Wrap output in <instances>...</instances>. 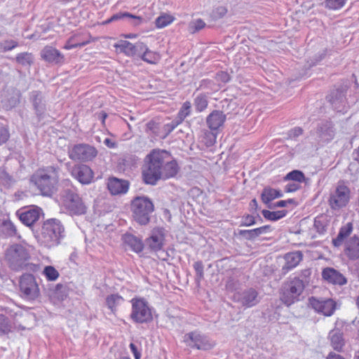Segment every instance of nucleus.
<instances>
[{
    "label": "nucleus",
    "mask_w": 359,
    "mask_h": 359,
    "mask_svg": "<svg viewBox=\"0 0 359 359\" xmlns=\"http://www.w3.org/2000/svg\"><path fill=\"white\" fill-rule=\"evenodd\" d=\"M179 170L176 160L169 151L154 149L144 158L143 180L146 184L154 185L159 180L174 177Z\"/></svg>",
    "instance_id": "f257e3e1"
},
{
    "label": "nucleus",
    "mask_w": 359,
    "mask_h": 359,
    "mask_svg": "<svg viewBox=\"0 0 359 359\" xmlns=\"http://www.w3.org/2000/svg\"><path fill=\"white\" fill-rule=\"evenodd\" d=\"M58 179V168L49 165L36 170L30 177L29 182L42 196L50 197L57 190Z\"/></svg>",
    "instance_id": "f03ea898"
},
{
    "label": "nucleus",
    "mask_w": 359,
    "mask_h": 359,
    "mask_svg": "<svg viewBox=\"0 0 359 359\" xmlns=\"http://www.w3.org/2000/svg\"><path fill=\"white\" fill-rule=\"evenodd\" d=\"M65 236V227L60 220L51 218L43 223L40 241L45 247L50 248L58 245Z\"/></svg>",
    "instance_id": "7ed1b4c3"
},
{
    "label": "nucleus",
    "mask_w": 359,
    "mask_h": 359,
    "mask_svg": "<svg viewBox=\"0 0 359 359\" xmlns=\"http://www.w3.org/2000/svg\"><path fill=\"white\" fill-rule=\"evenodd\" d=\"M31 246L26 243L11 245L5 251V260L14 271L22 269L30 259Z\"/></svg>",
    "instance_id": "20e7f679"
},
{
    "label": "nucleus",
    "mask_w": 359,
    "mask_h": 359,
    "mask_svg": "<svg viewBox=\"0 0 359 359\" xmlns=\"http://www.w3.org/2000/svg\"><path fill=\"white\" fill-rule=\"evenodd\" d=\"M304 281L299 278H289L282 286L280 298L286 306H290L299 300V296L304 290Z\"/></svg>",
    "instance_id": "39448f33"
},
{
    "label": "nucleus",
    "mask_w": 359,
    "mask_h": 359,
    "mask_svg": "<svg viewBox=\"0 0 359 359\" xmlns=\"http://www.w3.org/2000/svg\"><path fill=\"white\" fill-rule=\"evenodd\" d=\"M154 209L153 203L147 197H136L131 203L133 217L141 225H145L149 222L150 215Z\"/></svg>",
    "instance_id": "423d86ee"
},
{
    "label": "nucleus",
    "mask_w": 359,
    "mask_h": 359,
    "mask_svg": "<svg viewBox=\"0 0 359 359\" xmlns=\"http://www.w3.org/2000/svg\"><path fill=\"white\" fill-rule=\"evenodd\" d=\"M60 200L63 208L71 215H82L86 213L87 207L85 203L74 190H64Z\"/></svg>",
    "instance_id": "0eeeda50"
},
{
    "label": "nucleus",
    "mask_w": 359,
    "mask_h": 359,
    "mask_svg": "<svg viewBox=\"0 0 359 359\" xmlns=\"http://www.w3.org/2000/svg\"><path fill=\"white\" fill-rule=\"evenodd\" d=\"M19 295L25 301L34 302L40 297L36 278L31 273L22 274L18 281Z\"/></svg>",
    "instance_id": "6e6552de"
},
{
    "label": "nucleus",
    "mask_w": 359,
    "mask_h": 359,
    "mask_svg": "<svg viewBox=\"0 0 359 359\" xmlns=\"http://www.w3.org/2000/svg\"><path fill=\"white\" fill-rule=\"evenodd\" d=\"M132 309L131 320L136 323H147L152 320V310L144 298L135 297L130 300Z\"/></svg>",
    "instance_id": "1a4fd4ad"
},
{
    "label": "nucleus",
    "mask_w": 359,
    "mask_h": 359,
    "mask_svg": "<svg viewBox=\"0 0 359 359\" xmlns=\"http://www.w3.org/2000/svg\"><path fill=\"white\" fill-rule=\"evenodd\" d=\"M97 154V149L87 144H76L68 151L69 158L75 161H89L93 160Z\"/></svg>",
    "instance_id": "9d476101"
},
{
    "label": "nucleus",
    "mask_w": 359,
    "mask_h": 359,
    "mask_svg": "<svg viewBox=\"0 0 359 359\" xmlns=\"http://www.w3.org/2000/svg\"><path fill=\"white\" fill-rule=\"evenodd\" d=\"M184 341L187 346L198 350H209L213 346L209 338L198 330L185 334Z\"/></svg>",
    "instance_id": "9b49d317"
},
{
    "label": "nucleus",
    "mask_w": 359,
    "mask_h": 359,
    "mask_svg": "<svg viewBox=\"0 0 359 359\" xmlns=\"http://www.w3.org/2000/svg\"><path fill=\"white\" fill-rule=\"evenodd\" d=\"M349 189L346 186L339 184L330 194L329 203L332 209H339L345 206L349 201Z\"/></svg>",
    "instance_id": "f8f14e48"
},
{
    "label": "nucleus",
    "mask_w": 359,
    "mask_h": 359,
    "mask_svg": "<svg viewBox=\"0 0 359 359\" xmlns=\"http://www.w3.org/2000/svg\"><path fill=\"white\" fill-rule=\"evenodd\" d=\"M43 212L41 208L37 206L25 208L17 211L16 214L22 224L31 226L40 218Z\"/></svg>",
    "instance_id": "ddd939ff"
},
{
    "label": "nucleus",
    "mask_w": 359,
    "mask_h": 359,
    "mask_svg": "<svg viewBox=\"0 0 359 359\" xmlns=\"http://www.w3.org/2000/svg\"><path fill=\"white\" fill-rule=\"evenodd\" d=\"M309 302L311 307L316 312L325 316H331L336 309V303L331 299H318L311 297Z\"/></svg>",
    "instance_id": "4468645a"
},
{
    "label": "nucleus",
    "mask_w": 359,
    "mask_h": 359,
    "mask_svg": "<svg viewBox=\"0 0 359 359\" xmlns=\"http://www.w3.org/2000/svg\"><path fill=\"white\" fill-rule=\"evenodd\" d=\"M71 175L81 184H88L93 180V172L89 166L80 164L72 168Z\"/></svg>",
    "instance_id": "2eb2a0df"
},
{
    "label": "nucleus",
    "mask_w": 359,
    "mask_h": 359,
    "mask_svg": "<svg viewBox=\"0 0 359 359\" xmlns=\"http://www.w3.org/2000/svg\"><path fill=\"white\" fill-rule=\"evenodd\" d=\"M234 299L243 306L250 308L259 302L258 292L253 288H250L234 295Z\"/></svg>",
    "instance_id": "dca6fc26"
},
{
    "label": "nucleus",
    "mask_w": 359,
    "mask_h": 359,
    "mask_svg": "<svg viewBox=\"0 0 359 359\" xmlns=\"http://www.w3.org/2000/svg\"><path fill=\"white\" fill-rule=\"evenodd\" d=\"M327 99L337 111L342 113L346 111L345 93L342 89L332 90L327 96Z\"/></svg>",
    "instance_id": "f3484780"
},
{
    "label": "nucleus",
    "mask_w": 359,
    "mask_h": 359,
    "mask_svg": "<svg viewBox=\"0 0 359 359\" xmlns=\"http://www.w3.org/2000/svg\"><path fill=\"white\" fill-rule=\"evenodd\" d=\"M344 253L351 261L359 259V237L354 235L344 242Z\"/></svg>",
    "instance_id": "a211bd4d"
},
{
    "label": "nucleus",
    "mask_w": 359,
    "mask_h": 359,
    "mask_svg": "<svg viewBox=\"0 0 359 359\" xmlns=\"http://www.w3.org/2000/svg\"><path fill=\"white\" fill-rule=\"evenodd\" d=\"M317 140L323 143L331 141L335 135L333 125L330 121H323L318 124L317 128Z\"/></svg>",
    "instance_id": "6ab92c4d"
},
{
    "label": "nucleus",
    "mask_w": 359,
    "mask_h": 359,
    "mask_svg": "<svg viewBox=\"0 0 359 359\" xmlns=\"http://www.w3.org/2000/svg\"><path fill=\"white\" fill-rule=\"evenodd\" d=\"M29 100L37 117L39 118L44 114L46 107V101L41 92L33 90L29 93Z\"/></svg>",
    "instance_id": "aec40b11"
},
{
    "label": "nucleus",
    "mask_w": 359,
    "mask_h": 359,
    "mask_svg": "<svg viewBox=\"0 0 359 359\" xmlns=\"http://www.w3.org/2000/svg\"><path fill=\"white\" fill-rule=\"evenodd\" d=\"M165 240L163 229H155L151 231V236L146 239V245L151 250L157 252L162 249Z\"/></svg>",
    "instance_id": "412c9836"
},
{
    "label": "nucleus",
    "mask_w": 359,
    "mask_h": 359,
    "mask_svg": "<svg viewBox=\"0 0 359 359\" xmlns=\"http://www.w3.org/2000/svg\"><path fill=\"white\" fill-rule=\"evenodd\" d=\"M129 183L127 180L110 177L107 181V189L111 195H121L127 193Z\"/></svg>",
    "instance_id": "4be33fe9"
},
{
    "label": "nucleus",
    "mask_w": 359,
    "mask_h": 359,
    "mask_svg": "<svg viewBox=\"0 0 359 359\" xmlns=\"http://www.w3.org/2000/svg\"><path fill=\"white\" fill-rule=\"evenodd\" d=\"M322 276L324 280L333 285H344L347 280L344 276L333 268H325L323 270Z\"/></svg>",
    "instance_id": "5701e85b"
},
{
    "label": "nucleus",
    "mask_w": 359,
    "mask_h": 359,
    "mask_svg": "<svg viewBox=\"0 0 359 359\" xmlns=\"http://www.w3.org/2000/svg\"><path fill=\"white\" fill-rule=\"evenodd\" d=\"M226 114L219 110H214L206 118V123L208 128L214 131L223 126L226 121Z\"/></svg>",
    "instance_id": "b1692460"
},
{
    "label": "nucleus",
    "mask_w": 359,
    "mask_h": 359,
    "mask_svg": "<svg viewBox=\"0 0 359 359\" xmlns=\"http://www.w3.org/2000/svg\"><path fill=\"white\" fill-rule=\"evenodd\" d=\"M302 258L303 255L301 251L291 252L285 254L284 256L285 264L283 266L282 270L285 273H287L289 271L297 266L302 260Z\"/></svg>",
    "instance_id": "393cba45"
},
{
    "label": "nucleus",
    "mask_w": 359,
    "mask_h": 359,
    "mask_svg": "<svg viewBox=\"0 0 359 359\" xmlns=\"http://www.w3.org/2000/svg\"><path fill=\"white\" fill-rule=\"evenodd\" d=\"M41 57L48 62L59 63L64 57L61 53L52 46H46L41 53Z\"/></svg>",
    "instance_id": "a878e982"
},
{
    "label": "nucleus",
    "mask_w": 359,
    "mask_h": 359,
    "mask_svg": "<svg viewBox=\"0 0 359 359\" xmlns=\"http://www.w3.org/2000/svg\"><path fill=\"white\" fill-rule=\"evenodd\" d=\"M123 241L125 245L135 252L139 253L143 250L144 244L142 240L131 233L124 234Z\"/></svg>",
    "instance_id": "bb28decb"
},
{
    "label": "nucleus",
    "mask_w": 359,
    "mask_h": 359,
    "mask_svg": "<svg viewBox=\"0 0 359 359\" xmlns=\"http://www.w3.org/2000/svg\"><path fill=\"white\" fill-rule=\"evenodd\" d=\"M353 231V224L351 222H348L342 226L339 231L337 236L332 239V244L334 247L341 246L346 238Z\"/></svg>",
    "instance_id": "cd10ccee"
},
{
    "label": "nucleus",
    "mask_w": 359,
    "mask_h": 359,
    "mask_svg": "<svg viewBox=\"0 0 359 359\" xmlns=\"http://www.w3.org/2000/svg\"><path fill=\"white\" fill-rule=\"evenodd\" d=\"M332 348L337 351H341L344 346L343 334L339 330H332L329 333Z\"/></svg>",
    "instance_id": "c85d7f7f"
},
{
    "label": "nucleus",
    "mask_w": 359,
    "mask_h": 359,
    "mask_svg": "<svg viewBox=\"0 0 359 359\" xmlns=\"http://www.w3.org/2000/svg\"><path fill=\"white\" fill-rule=\"evenodd\" d=\"M283 196V193L280 190H277L271 187H265L261 194V198L264 203L266 204L267 206L271 205L270 203L278 198H280Z\"/></svg>",
    "instance_id": "c756f323"
},
{
    "label": "nucleus",
    "mask_w": 359,
    "mask_h": 359,
    "mask_svg": "<svg viewBox=\"0 0 359 359\" xmlns=\"http://www.w3.org/2000/svg\"><path fill=\"white\" fill-rule=\"evenodd\" d=\"M114 47L126 56H134V44L125 40H121L114 45Z\"/></svg>",
    "instance_id": "7c9ffc66"
},
{
    "label": "nucleus",
    "mask_w": 359,
    "mask_h": 359,
    "mask_svg": "<svg viewBox=\"0 0 359 359\" xmlns=\"http://www.w3.org/2000/svg\"><path fill=\"white\" fill-rule=\"evenodd\" d=\"M123 301V298L118 294H111L106 297V304L112 312H114L116 307L121 305Z\"/></svg>",
    "instance_id": "2f4dec72"
},
{
    "label": "nucleus",
    "mask_w": 359,
    "mask_h": 359,
    "mask_svg": "<svg viewBox=\"0 0 359 359\" xmlns=\"http://www.w3.org/2000/svg\"><path fill=\"white\" fill-rule=\"evenodd\" d=\"M208 105V96L203 93L198 94L194 100V106L197 112L204 111Z\"/></svg>",
    "instance_id": "473e14b6"
},
{
    "label": "nucleus",
    "mask_w": 359,
    "mask_h": 359,
    "mask_svg": "<svg viewBox=\"0 0 359 359\" xmlns=\"http://www.w3.org/2000/svg\"><path fill=\"white\" fill-rule=\"evenodd\" d=\"M140 58L145 62L156 65L161 60V55L156 52L150 50L149 48L140 57Z\"/></svg>",
    "instance_id": "72a5a7b5"
},
{
    "label": "nucleus",
    "mask_w": 359,
    "mask_h": 359,
    "mask_svg": "<svg viewBox=\"0 0 359 359\" xmlns=\"http://www.w3.org/2000/svg\"><path fill=\"white\" fill-rule=\"evenodd\" d=\"M16 62L25 67H29L34 62V56L32 53L24 52L19 53L15 57Z\"/></svg>",
    "instance_id": "f704fd0d"
},
{
    "label": "nucleus",
    "mask_w": 359,
    "mask_h": 359,
    "mask_svg": "<svg viewBox=\"0 0 359 359\" xmlns=\"http://www.w3.org/2000/svg\"><path fill=\"white\" fill-rule=\"evenodd\" d=\"M287 212V210H285L278 211H269L267 210H263L262 214L264 217L268 220L277 221L283 218L286 215Z\"/></svg>",
    "instance_id": "c9c22d12"
},
{
    "label": "nucleus",
    "mask_w": 359,
    "mask_h": 359,
    "mask_svg": "<svg viewBox=\"0 0 359 359\" xmlns=\"http://www.w3.org/2000/svg\"><path fill=\"white\" fill-rule=\"evenodd\" d=\"M42 275L48 281H55L59 278L60 273L53 266H46L42 271Z\"/></svg>",
    "instance_id": "e433bc0d"
},
{
    "label": "nucleus",
    "mask_w": 359,
    "mask_h": 359,
    "mask_svg": "<svg viewBox=\"0 0 359 359\" xmlns=\"http://www.w3.org/2000/svg\"><path fill=\"white\" fill-rule=\"evenodd\" d=\"M191 104L190 102L187 101L183 103L181 109L177 113L175 118L178 119V121L182 123L184 118L190 114Z\"/></svg>",
    "instance_id": "4c0bfd02"
},
{
    "label": "nucleus",
    "mask_w": 359,
    "mask_h": 359,
    "mask_svg": "<svg viewBox=\"0 0 359 359\" xmlns=\"http://www.w3.org/2000/svg\"><path fill=\"white\" fill-rule=\"evenodd\" d=\"M304 180L305 176L304 173L302 171L297 170L290 172L284 177L285 181L292 180L296 182H302L304 181Z\"/></svg>",
    "instance_id": "58836bf2"
},
{
    "label": "nucleus",
    "mask_w": 359,
    "mask_h": 359,
    "mask_svg": "<svg viewBox=\"0 0 359 359\" xmlns=\"http://www.w3.org/2000/svg\"><path fill=\"white\" fill-rule=\"evenodd\" d=\"M174 20V18L170 15H162L156 19L155 24L157 28H163Z\"/></svg>",
    "instance_id": "ea45409f"
},
{
    "label": "nucleus",
    "mask_w": 359,
    "mask_h": 359,
    "mask_svg": "<svg viewBox=\"0 0 359 359\" xmlns=\"http://www.w3.org/2000/svg\"><path fill=\"white\" fill-rule=\"evenodd\" d=\"M205 27V22L201 19H196L189 22L188 26L189 32L194 34L199 32Z\"/></svg>",
    "instance_id": "a19ab883"
},
{
    "label": "nucleus",
    "mask_w": 359,
    "mask_h": 359,
    "mask_svg": "<svg viewBox=\"0 0 359 359\" xmlns=\"http://www.w3.org/2000/svg\"><path fill=\"white\" fill-rule=\"evenodd\" d=\"M346 0H325L324 6L330 10H339L344 6Z\"/></svg>",
    "instance_id": "79ce46f5"
},
{
    "label": "nucleus",
    "mask_w": 359,
    "mask_h": 359,
    "mask_svg": "<svg viewBox=\"0 0 359 359\" xmlns=\"http://www.w3.org/2000/svg\"><path fill=\"white\" fill-rule=\"evenodd\" d=\"M76 35H74L71 36L67 41L66 42L65 45L64 46V48L66 50H71L77 47H83L86 45L88 43V41H83V42H79L76 41Z\"/></svg>",
    "instance_id": "37998d69"
},
{
    "label": "nucleus",
    "mask_w": 359,
    "mask_h": 359,
    "mask_svg": "<svg viewBox=\"0 0 359 359\" xmlns=\"http://www.w3.org/2000/svg\"><path fill=\"white\" fill-rule=\"evenodd\" d=\"M12 325L8 318L3 314H0V334H7L11 331Z\"/></svg>",
    "instance_id": "c03bdc74"
},
{
    "label": "nucleus",
    "mask_w": 359,
    "mask_h": 359,
    "mask_svg": "<svg viewBox=\"0 0 359 359\" xmlns=\"http://www.w3.org/2000/svg\"><path fill=\"white\" fill-rule=\"evenodd\" d=\"M239 234L246 239L252 240L262 235V233L259 228H256L250 230H240Z\"/></svg>",
    "instance_id": "a18cd8bd"
},
{
    "label": "nucleus",
    "mask_w": 359,
    "mask_h": 359,
    "mask_svg": "<svg viewBox=\"0 0 359 359\" xmlns=\"http://www.w3.org/2000/svg\"><path fill=\"white\" fill-rule=\"evenodd\" d=\"M3 229L4 233L8 236H14L17 234L16 227L11 220L3 222Z\"/></svg>",
    "instance_id": "49530a36"
},
{
    "label": "nucleus",
    "mask_w": 359,
    "mask_h": 359,
    "mask_svg": "<svg viewBox=\"0 0 359 359\" xmlns=\"http://www.w3.org/2000/svg\"><path fill=\"white\" fill-rule=\"evenodd\" d=\"M194 269L196 271V283L197 285H199L201 280L203 279L204 272H203V264L201 262H196L194 264Z\"/></svg>",
    "instance_id": "de8ad7c7"
},
{
    "label": "nucleus",
    "mask_w": 359,
    "mask_h": 359,
    "mask_svg": "<svg viewBox=\"0 0 359 359\" xmlns=\"http://www.w3.org/2000/svg\"><path fill=\"white\" fill-rule=\"evenodd\" d=\"M18 46L16 41L8 39L3 41L0 43V50L2 52H7L11 50Z\"/></svg>",
    "instance_id": "09e8293b"
},
{
    "label": "nucleus",
    "mask_w": 359,
    "mask_h": 359,
    "mask_svg": "<svg viewBox=\"0 0 359 359\" xmlns=\"http://www.w3.org/2000/svg\"><path fill=\"white\" fill-rule=\"evenodd\" d=\"M148 46L142 42H137L134 44V56L140 57L147 50Z\"/></svg>",
    "instance_id": "8fccbe9b"
},
{
    "label": "nucleus",
    "mask_w": 359,
    "mask_h": 359,
    "mask_svg": "<svg viewBox=\"0 0 359 359\" xmlns=\"http://www.w3.org/2000/svg\"><path fill=\"white\" fill-rule=\"evenodd\" d=\"M180 123H182L178 121V119L175 118L170 123H168L164 125L163 130L166 133V134L168 135L171 132H172Z\"/></svg>",
    "instance_id": "3c124183"
},
{
    "label": "nucleus",
    "mask_w": 359,
    "mask_h": 359,
    "mask_svg": "<svg viewBox=\"0 0 359 359\" xmlns=\"http://www.w3.org/2000/svg\"><path fill=\"white\" fill-rule=\"evenodd\" d=\"M125 17H128V18H133V19H137L139 21H141V20H142V18L140 17L132 15V14H130L129 13H118L113 15L111 17V20H112L114 22V21H116V20H118L120 19H122V18H123Z\"/></svg>",
    "instance_id": "603ef678"
},
{
    "label": "nucleus",
    "mask_w": 359,
    "mask_h": 359,
    "mask_svg": "<svg viewBox=\"0 0 359 359\" xmlns=\"http://www.w3.org/2000/svg\"><path fill=\"white\" fill-rule=\"evenodd\" d=\"M314 226L320 234H324L327 231V225L320 218L315 219Z\"/></svg>",
    "instance_id": "864d4df0"
},
{
    "label": "nucleus",
    "mask_w": 359,
    "mask_h": 359,
    "mask_svg": "<svg viewBox=\"0 0 359 359\" xmlns=\"http://www.w3.org/2000/svg\"><path fill=\"white\" fill-rule=\"evenodd\" d=\"M256 223L255 217L252 215H247L243 217L241 226H250Z\"/></svg>",
    "instance_id": "5fc2aeb1"
},
{
    "label": "nucleus",
    "mask_w": 359,
    "mask_h": 359,
    "mask_svg": "<svg viewBox=\"0 0 359 359\" xmlns=\"http://www.w3.org/2000/svg\"><path fill=\"white\" fill-rule=\"evenodd\" d=\"M227 12V10L224 6H219L215 8L212 12V16L215 19H218L224 17Z\"/></svg>",
    "instance_id": "6e6d98bb"
},
{
    "label": "nucleus",
    "mask_w": 359,
    "mask_h": 359,
    "mask_svg": "<svg viewBox=\"0 0 359 359\" xmlns=\"http://www.w3.org/2000/svg\"><path fill=\"white\" fill-rule=\"evenodd\" d=\"M215 79L217 81L227 83L230 81V76L226 72H219L217 73Z\"/></svg>",
    "instance_id": "4d7b16f0"
},
{
    "label": "nucleus",
    "mask_w": 359,
    "mask_h": 359,
    "mask_svg": "<svg viewBox=\"0 0 359 359\" xmlns=\"http://www.w3.org/2000/svg\"><path fill=\"white\" fill-rule=\"evenodd\" d=\"M10 137L9 131L7 128L2 127L0 128V145L6 143Z\"/></svg>",
    "instance_id": "13d9d810"
},
{
    "label": "nucleus",
    "mask_w": 359,
    "mask_h": 359,
    "mask_svg": "<svg viewBox=\"0 0 359 359\" xmlns=\"http://www.w3.org/2000/svg\"><path fill=\"white\" fill-rule=\"evenodd\" d=\"M303 130L300 127H295L288 131V137L291 139L296 138L301 135Z\"/></svg>",
    "instance_id": "bf43d9fd"
},
{
    "label": "nucleus",
    "mask_w": 359,
    "mask_h": 359,
    "mask_svg": "<svg viewBox=\"0 0 359 359\" xmlns=\"http://www.w3.org/2000/svg\"><path fill=\"white\" fill-rule=\"evenodd\" d=\"M299 187L300 186L298 182H290L285 186V191L287 193L294 192L298 190Z\"/></svg>",
    "instance_id": "052dcab7"
},
{
    "label": "nucleus",
    "mask_w": 359,
    "mask_h": 359,
    "mask_svg": "<svg viewBox=\"0 0 359 359\" xmlns=\"http://www.w3.org/2000/svg\"><path fill=\"white\" fill-rule=\"evenodd\" d=\"M214 85L213 81L208 79H203L201 81L198 88L200 89H209L213 90L212 86Z\"/></svg>",
    "instance_id": "680f3d73"
},
{
    "label": "nucleus",
    "mask_w": 359,
    "mask_h": 359,
    "mask_svg": "<svg viewBox=\"0 0 359 359\" xmlns=\"http://www.w3.org/2000/svg\"><path fill=\"white\" fill-rule=\"evenodd\" d=\"M293 203V199H288L287 201H280L273 205H269V208H274L277 207H285L287 203Z\"/></svg>",
    "instance_id": "e2e57ef3"
},
{
    "label": "nucleus",
    "mask_w": 359,
    "mask_h": 359,
    "mask_svg": "<svg viewBox=\"0 0 359 359\" xmlns=\"http://www.w3.org/2000/svg\"><path fill=\"white\" fill-rule=\"evenodd\" d=\"M20 93L19 91L15 93V97L9 100V104L11 107H14L20 102Z\"/></svg>",
    "instance_id": "0e129e2a"
},
{
    "label": "nucleus",
    "mask_w": 359,
    "mask_h": 359,
    "mask_svg": "<svg viewBox=\"0 0 359 359\" xmlns=\"http://www.w3.org/2000/svg\"><path fill=\"white\" fill-rule=\"evenodd\" d=\"M103 143L104 144L105 146L110 149H114L117 147L116 141L109 137H106L103 140Z\"/></svg>",
    "instance_id": "69168bd1"
},
{
    "label": "nucleus",
    "mask_w": 359,
    "mask_h": 359,
    "mask_svg": "<svg viewBox=\"0 0 359 359\" xmlns=\"http://www.w3.org/2000/svg\"><path fill=\"white\" fill-rule=\"evenodd\" d=\"M130 348L131 352L133 353L135 358L140 359L141 357V353L138 351L137 346L135 344H134L133 343H131L130 344Z\"/></svg>",
    "instance_id": "338daca9"
},
{
    "label": "nucleus",
    "mask_w": 359,
    "mask_h": 359,
    "mask_svg": "<svg viewBox=\"0 0 359 359\" xmlns=\"http://www.w3.org/2000/svg\"><path fill=\"white\" fill-rule=\"evenodd\" d=\"M326 359H345L343 356L335 353H330Z\"/></svg>",
    "instance_id": "774afa93"
}]
</instances>
